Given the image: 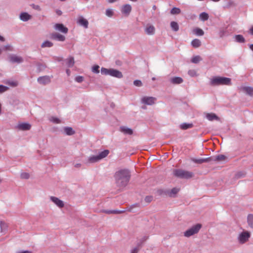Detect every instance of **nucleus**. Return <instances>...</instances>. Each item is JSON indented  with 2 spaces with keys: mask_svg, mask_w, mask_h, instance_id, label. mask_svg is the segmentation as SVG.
<instances>
[{
  "mask_svg": "<svg viewBox=\"0 0 253 253\" xmlns=\"http://www.w3.org/2000/svg\"><path fill=\"white\" fill-rule=\"evenodd\" d=\"M240 90L253 97V87L250 86H241Z\"/></svg>",
  "mask_w": 253,
  "mask_h": 253,
  "instance_id": "9",
  "label": "nucleus"
},
{
  "mask_svg": "<svg viewBox=\"0 0 253 253\" xmlns=\"http://www.w3.org/2000/svg\"><path fill=\"white\" fill-rule=\"evenodd\" d=\"M193 127V124H187V123H183L181 125L180 128L182 129H187L188 128H190Z\"/></svg>",
  "mask_w": 253,
  "mask_h": 253,
  "instance_id": "31",
  "label": "nucleus"
},
{
  "mask_svg": "<svg viewBox=\"0 0 253 253\" xmlns=\"http://www.w3.org/2000/svg\"><path fill=\"white\" fill-rule=\"evenodd\" d=\"M9 60L12 63H19L23 61V59L20 56L16 55H11L9 56Z\"/></svg>",
  "mask_w": 253,
  "mask_h": 253,
  "instance_id": "13",
  "label": "nucleus"
},
{
  "mask_svg": "<svg viewBox=\"0 0 253 253\" xmlns=\"http://www.w3.org/2000/svg\"><path fill=\"white\" fill-rule=\"evenodd\" d=\"M178 191H179V189L176 188H173V189H171V192L169 194V195L170 196H172L173 195L177 193V192Z\"/></svg>",
  "mask_w": 253,
  "mask_h": 253,
  "instance_id": "42",
  "label": "nucleus"
},
{
  "mask_svg": "<svg viewBox=\"0 0 253 253\" xmlns=\"http://www.w3.org/2000/svg\"><path fill=\"white\" fill-rule=\"evenodd\" d=\"M248 223L250 227L253 228V214L248 215Z\"/></svg>",
  "mask_w": 253,
  "mask_h": 253,
  "instance_id": "35",
  "label": "nucleus"
},
{
  "mask_svg": "<svg viewBox=\"0 0 253 253\" xmlns=\"http://www.w3.org/2000/svg\"><path fill=\"white\" fill-rule=\"evenodd\" d=\"M131 11V6L130 4H126L123 6L121 11L122 12L126 15H128Z\"/></svg>",
  "mask_w": 253,
  "mask_h": 253,
  "instance_id": "12",
  "label": "nucleus"
},
{
  "mask_svg": "<svg viewBox=\"0 0 253 253\" xmlns=\"http://www.w3.org/2000/svg\"><path fill=\"white\" fill-rule=\"evenodd\" d=\"M3 49L5 50H12V48L10 45H6V46H4Z\"/></svg>",
  "mask_w": 253,
  "mask_h": 253,
  "instance_id": "49",
  "label": "nucleus"
},
{
  "mask_svg": "<svg viewBox=\"0 0 253 253\" xmlns=\"http://www.w3.org/2000/svg\"><path fill=\"white\" fill-rule=\"evenodd\" d=\"M53 43L51 42H49L48 41H46L45 42H44L41 46L42 47V48H44V47H50L51 46H53Z\"/></svg>",
  "mask_w": 253,
  "mask_h": 253,
  "instance_id": "28",
  "label": "nucleus"
},
{
  "mask_svg": "<svg viewBox=\"0 0 253 253\" xmlns=\"http://www.w3.org/2000/svg\"><path fill=\"white\" fill-rule=\"evenodd\" d=\"M38 82L42 84H46L50 82V78L49 76L41 77L38 79Z\"/></svg>",
  "mask_w": 253,
  "mask_h": 253,
  "instance_id": "14",
  "label": "nucleus"
},
{
  "mask_svg": "<svg viewBox=\"0 0 253 253\" xmlns=\"http://www.w3.org/2000/svg\"><path fill=\"white\" fill-rule=\"evenodd\" d=\"M209 15L206 12H202L200 14V18L202 21H205L209 19Z\"/></svg>",
  "mask_w": 253,
  "mask_h": 253,
  "instance_id": "29",
  "label": "nucleus"
},
{
  "mask_svg": "<svg viewBox=\"0 0 253 253\" xmlns=\"http://www.w3.org/2000/svg\"><path fill=\"white\" fill-rule=\"evenodd\" d=\"M31 125L28 123L19 124L17 127L19 129L22 130H29L31 128Z\"/></svg>",
  "mask_w": 253,
  "mask_h": 253,
  "instance_id": "17",
  "label": "nucleus"
},
{
  "mask_svg": "<svg viewBox=\"0 0 253 253\" xmlns=\"http://www.w3.org/2000/svg\"><path fill=\"white\" fill-rule=\"evenodd\" d=\"M250 49H251L252 50H253V44H251V45H250Z\"/></svg>",
  "mask_w": 253,
  "mask_h": 253,
  "instance_id": "59",
  "label": "nucleus"
},
{
  "mask_svg": "<svg viewBox=\"0 0 253 253\" xmlns=\"http://www.w3.org/2000/svg\"><path fill=\"white\" fill-rule=\"evenodd\" d=\"M50 121L53 122V123H56V124H58L60 122V121L59 120V119H58L57 118H54V117H52L50 119Z\"/></svg>",
  "mask_w": 253,
  "mask_h": 253,
  "instance_id": "47",
  "label": "nucleus"
},
{
  "mask_svg": "<svg viewBox=\"0 0 253 253\" xmlns=\"http://www.w3.org/2000/svg\"><path fill=\"white\" fill-rule=\"evenodd\" d=\"M109 153V151L105 150L100 152L98 155L90 156L88 158V162L91 163L97 162L100 160L105 158Z\"/></svg>",
  "mask_w": 253,
  "mask_h": 253,
  "instance_id": "4",
  "label": "nucleus"
},
{
  "mask_svg": "<svg viewBox=\"0 0 253 253\" xmlns=\"http://www.w3.org/2000/svg\"><path fill=\"white\" fill-rule=\"evenodd\" d=\"M50 38L52 39L56 40L61 42L64 41L65 40V37L64 36L57 33H53L51 34Z\"/></svg>",
  "mask_w": 253,
  "mask_h": 253,
  "instance_id": "11",
  "label": "nucleus"
},
{
  "mask_svg": "<svg viewBox=\"0 0 253 253\" xmlns=\"http://www.w3.org/2000/svg\"><path fill=\"white\" fill-rule=\"evenodd\" d=\"M152 80L153 81H155V80H156V78H155V77H153V78H152Z\"/></svg>",
  "mask_w": 253,
  "mask_h": 253,
  "instance_id": "60",
  "label": "nucleus"
},
{
  "mask_svg": "<svg viewBox=\"0 0 253 253\" xmlns=\"http://www.w3.org/2000/svg\"><path fill=\"white\" fill-rule=\"evenodd\" d=\"M139 251V249L137 248H135L133 250H131L130 253H137Z\"/></svg>",
  "mask_w": 253,
  "mask_h": 253,
  "instance_id": "52",
  "label": "nucleus"
},
{
  "mask_svg": "<svg viewBox=\"0 0 253 253\" xmlns=\"http://www.w3.org/2000/svg\"><path fill=\"white\" fill-rule=\"evenodd\" d=\"M8 89V87L3 85H0V93H2Z\"/></svg>",
  "mask_w": 253,
  "mask_h": 253,
  "instance_id": "44",
  "label": "nucleus"
},
{
  "mask_svg": "<svg viewBox=\"0 0 253 253\" xmlns=\"http://www.w3.org/2000/svg\"><path fill=\"white\" fill-rule=\"evenodd\" d=\"M202 227L201 224H197L196 225H194L191 228L186 230L184 233V235L186 237H189L196 233H197Z\"/></svg>",
  "mask_w": 253,
  "mask_h": 253,
  "instance_id": "5",
  "label": "nucleus"
},
{
  "mask_svg": "<svg viewBox=\"0 0 253 253\" xmlns=\"http://www.w3.org/2000/svg\"><path fill=\"white\" fill-rule=\"evenodd\" d=\"M56 13L58 15H60L62 14V11L60 10H58L56 11Z\"/></svg>",
  "mask_w": 253,
  "mask_h": 253,
  "instance_id": "53",
  "label": "nucleus"
},
{
  "mask_svg": "<svg viewBox=\"0 0 253 253\" xmlns=\"http://www.w3.org/2000/svg\"><path fill=\"white\" fill-rule=\"evenodd\" d=\"M80 165H81L80 164H77L76 167H80Z\"/></svg>",
  "mask_w": 253,
  "mask_h": 253,
  "instance_id": "61",
  "label": "nucleus"
},
{
  "mask_svg": "<svg viewBox=\"0 0 253 253\" xmlns=\"http://www.w3.org/2000/svg\"><path fill=\"white\" fill-rule=\"evenodd\" d=\"M206 117L211 121L219 120V118L214 113H208L206 115Z\"/></svg>",
  "mask_w": 253,
  "mask_h": 253,
  "instance_id": "19",
  "label": "nucleus"
},
{
  "mask_svg": "<svg viewBox=\"0 0 253 253\" xmlns=\"http://www.w3.org/2000/svg\"><path fill=\"white\" fill-rule=\"evenodd\" d=\"M202 60V58L201 57L199 56V55H197V56H194L192 59H191V62L193 63H198V62H199L201 60Z\"/></svg>",
  "mask_w": 253,
  "mask_h": 253,
  "instance_id": "36",
  "label": "nucleus"
},
{
  "mask_svg": "<svg viewBox=\"0 0 253 253\" xmlns=\"http://www.w3.org/2000/svg\"><path fill=\"white\" fill-rule=\"evenodd\" d=\"M50 199L55 204H56L59 208H61L64 207V204L63 202L59 199L58 198L51 196L50 197Z\"/></svg>",
  "mask_w": 253,
  "mask_h": 253,
  "instance_id": "15",
  "label": "nucleus"
},
{
  "mask_svg": "<svg viewBox=\"0 0 253 253\" xmlns=\"http://www.w3.org/2000/svg\"><path fill=\"white\" fill-rule=\"evenodd\" d=\"M84 78L82 76H78L75 79V80L76 82L78 83H81L83 81Z\"/></svg>",
  "mask_w": 253,
  "mask_h": 253,
  "instance_id": "48",
  "label": "nucleus"
},
{
  "mask_svg": "<svg viewBox=\"0 0 253 253\" xmlns=\"http://www.w3.org/2000/svg\"><path fill=\"white\" fill-rule=\"evenodd\" d=\"M99 66L98 65H95L92 68V71L95 73H99Z\"/></svg>",
  "mask_w": 253,
  "mask_h": 253,
  "instance_id": "43",
  "label": "nucleus"
},
{
  "mask_svg": "<svg viewBox=\"0 0 253 253\" xmlns=\"http://www.w3.org/2000/svg\"><path fill=\"white\" fill-rule=\"evenodd\" d=\"M66 73H67V75H68V76H69V75H70V70H69V69H67V70H66Z\"/></svg>",
  "mask_w": 253,
  "mask_h": 253,
  "instance_id": "57",
  "label": "nucleus"
},
{
  "mask_svg": "<svg viewBox=\"0 0 253 253\" xmlns=\"http://www.w3.org/2000/svg\"><path fill=\"white\" fill-rule=\"evenodd\" d=\"M110 75L118 78H121L123 77L122 73L120 71L115 69H111Z\"/></svg>",
  "mask_w": 253,
  "mask_h": 253,
  "instance_id": "16",
  "label": "nucleus"
},
{
  "mask_svg": "<svg viewBox=\"0 0 253 253\" xmlns=\"http://www.w3.org/2000/svg\"><path fill=\"white\" fill-rule=\"evenodd\" d=\"M250 33L253 35V26L250 29Z\"/></svg>",
  "mask_w": 253,
  "mask_h": 253,
  "instance_id": "54",
  "label": "nucleus"
},
{
  "mask_svg": "<svg viewBox=\"0 0 253 253\" xmlns=\"http://www.w3.org/2000/svg\"><path fill=\"white\" fill-rule=\"evenodd\" d=\"M226 157L224 155H219L216 156L214 161H222L225 160Z\"/></svg>",
  "mask_w": 253,
  "mask_h": 253,
  "instance_id": "32",
  "label": "nucleus"
},
{
  "mask_svg": "<svg viewBox=\"0 0 253 253\" xmlns=\"http://www.w3.org/2000/svg\"><path fill=\"white\" fill-rule=\"evenodd\" d=\"M210 84L212 86L231 85V79L226 77H214L211 80Z\"/></svg>",
  "mask_w": 253,
  "mask_h": 253,
  "instance_id": "2",
  "label": "nucleus"
},
{
  "mask_svg": "<svg viewBox=\"0 0 253 253\" xmlns=\"http://www.w3.org/2000/svg\"><path fill=\"white\" fill-rule=\"evenodd\" d=\"M152 200V197L151 196H147L145 198V200L146 202L149 203Z\"/></svg>",
  "mask_w": 253,
  "mask_h": 253,
  "instance_id": "50",
  "label": "nucleus"
},
{
  "mask_svg": "<svg viewBox=\"0 0 253 253\" xmlns=\"http://www.w3.org/2000/svg\"><path fill=\"white\" fill-rule=\"evenodd\" d=\"M121 131L125 134L131 135L133 133V131L131 129L126 127H121Z\"/></svg>",
  "mask_w": 253,
  "mask_h": 253,
  "instance_id": "24",
  "label": "nucleus"
},
{
  "mask_svg": "<svg viewBox=\"0 0 253 253\" xmlns=\"http://www.w3.org/2000/svg\"><path fill=\"white\" fill-rule=\"evenodd\" d=\"M133 84L137 86H141L142 84L140 80H135L133 82Z\"/></svg>",
  "mask_w": 253,
  "mask_h": 253,
  "instance_id": "46",
  "label": "nucleus"
},
{
  "mask_svg": "<svg viewBox=\"0 0 253 253\" xmlns=\"http://www.w3.org/2000/svg\"><path fill=\"white\" fill-rule=\"evenodd\" d=\"M0 232H2L3 231L6 230L7 228V225L4 221H0Z\"/></svg>",
  "mask_w": 253,
  "mask_h": 253,
  "instance_id": "37",
  "label": "nucleus"
},
{
  "mask_svg": "<svg viewBox=\"0 0 253 253\" xmlns=\"http://www.w3.org/2000/svg\"><path fill=\"white\" fill-rule=\"evenodd\" d=\"M170 27L172 28V29L176 32L179 30V26L177 22L174 21H172L170 23Z\"/></svg>",
  "mask_w": 253,
  "mask_h": 253,
  "instance_id": "27",
  "label": "nucleus"
},
{
  "mask_svg": "<svg viewBox=\"0 0 253 253\" xmlns=\"http://www.w3.org/2000/svg\"><path fill=\"white\" fill-rule=\"evenodd\" d=\"M250 237V233L248 231H244L239 234L238 240L241 244L247 242Z\"/></svg>",
  "mask_w": 253,
  "mask_h": 253,
  "instance_id": "6",
  "label": "nucleus"
},
{
  "mask_svg": "<svg viewBox=\"0 0 253 253\" xmlns=\"http://www.w3.org/2000/svg\"><path fill=\"white\" fill-rule=\"evenodd\" d=\"M20 17L21 20L27 21L31 18V16L27 13L23 12L21 14Z\"/></svg>",
  "mask_w": 253,
  "mask_h": 253,
  "instance_id": "20",
  "label": "nucleus"
},
{
  "mask_svg": "<svg viewBox=\"0 0 253 253\" xmlns=\"http://www.w3.org/2000/svg\"><path fill=\"white\" fill-rule=\"evenodd\" d=\"M75 63L74 59L72 57H70L67 59V65L68 67H72Z\"/></svg>",
  "mask_w": 253,
  "mask_h": 253,
  "instance_id": "26",
  "label": "nucleus"
},
{
  "mask_svg": "<svg viewBox=\"0 0 253 253\" xmlns=\"http://www.w3.org/2000/svg\"><path fill=\"white\" fill-rule=\"evenodd\" d=\"M29 176V173L27 172H23L21 174V177L23 179H28Z\"/></svg>",
  "mask_w": 253,
  "mask_h": 253,
  "instance_id": "45",
  "label": "nucleus"
},
{
  "mask_svg": "<svg viewBox=\"0 0 253 253\" xmlns=\"http://www.w3.org/2000/svg\"><path fill=\"white\" fill-rule=\"evenodd\" d=\"M173 173L175 176L180 178L188 179L193 176V173L192 172L180 169H174Z\"/></svg>",
  "mask_w": 253,
  "mask_h": 253,
  "instance_id": "3",
  "label": "nucleus"
},
{
  "mask_svg": "<svg viewBox=\"0 0 253 253\" xmlns=\"http://www.w3.org/2000/svg\"><path fill=\"white\" fill-rule=\"evenodd\" d=\"M54 27L56 30L59 31L64 34L68 33V28L65 27L62 24H56Z\"/></svg>",
  "mask_w": 253,
  "mask_h": 253,
  "instance_id": "10",
  "label": "nucleus"
},
{
  "mask_svg": "<svg viewBox=\"0 0 253 253\" xmlns=\"http://www.w3.org/2000/svg\"><path fill=\"white\" fill-rule=\"evenodd\" d=\"M211 160L210 158H206V159H192V161L197 164H202L205 162H207L210 161Z\"/></svg>",
  "mask_w": 253,
  "mask_h": 253,
  "instance_id": "23",
  "label": "nucleus"
},
{
  "mask_svg": "<svg viewBox=\"0 0 253 253\" xmlns=\"http://www.w3.org/2000/svg\"><path fill=\"white\" fill-rule=\"evenodd\" d=\"M6 84L13 87L16 86L18 85V83L15 81H8Z\"/></svg>",
  "mask_w": 253,
  "mask_h": 253,
  "instance_id": "40",
  "label": "nucleus"
},
{
  "mask_svg": "<svg viewBox=\"0 0 253 253\" xmlns=\"http://www.w3.org/2000/svg\"><path fill=\"white\" fill-rule=\"evenodd\" d=\"M170 81L173 84H179L183 82V79L180 77H174L171 79Z\"/></svg>",
  "mask_w": 253,
  "mask_h": 253,
  "instance_id": "21",
  "label": "nucleus"
},
{
  "mask_svg": "<svg viewBox=\"0 0 253 253\" xmlns=\"http://www.w3.org/2000/svg\"><path fill=\"white\" fill-rule=\"evenodd\" d=\"M235 40L238 42H244L245 40L243 36L241 35H238L235 36Z\"/></svg>",
  "mask_w": 253,
  "mask_h": 253,
  "instance_id": "34",
  "label": "nucleus"
},
{
  "mask_svg": "<svg viewBox=\"0 0 253 253\" xmlns=\"http://www.w3.org/2000/svg\"><path fill=\"white\" fill-rule=\"evenodd\" d=\"M117 0H108V1L109 3H113L116 1Z\"/></svg>",
  "mask_w": 253,
  "mask_h": 253,
  "instance_id": "55",
  "label": "nucleus"
},
{
  "mask_svg": "<svg viewBox=\"0 0 253 253\" xmlns=\"http://www.w3.org/2000/svg\"><path fill=\"white\" fill-rule=\"evenodd\" d=\"M114 14L113 11L111 9H107L106 11V15L108 17H111Z\"/></svg>",
  "mask_w": 253,
  "mask_h": 253,
  "instance_id": "41",
  "label": "nucleus"
},
{
  "mask_svg": "<svg viewBox=\"0 0 253 253\" xmlns=\"http://www.w3.org/2000/svg\"><path fill=\"white\" fill-rule=\"evenodd\" d=\"M130 176V172L127 169L117 171L114 175L117 186L120 188L125 187L129 180Z\"/></svg>",
  "mask_w": 253,
  "mask_h": 253,
  "instance_id": "1",
  "label": "nucleus"
},
{
  "mask_svg": "<svg viewBox=\"0 0 253 253\" xmlns=\"http://www.w3.org/2000/svg\"><path fill=\"white\" fill-rule=\"evenodd\" d=\"M155 31V27L151 24H147L144 28V32L148 35H154Z\"/></svg>",
  "mask_w": 253,
  "mask_h": 253,
  "instance_id": "7",
  "label": "nucleus"
},
{
  "mask_svg": "<svg viewBox=\"0 0 253 253\" xmlns=\"http://www.w3.org/2000/svg\"><path fill=\"white\" fill-rule=\"evenodd\" d=\"M18 253H32V252H29V251H24V252H19Z\"/></svg>",
  "mask_w": 253,
  "mask_h": 253,
  "instance_id": "56",
  "label": "nucleus"
},
{
  "mask_svg": "<svg viewBox=\"0 0 253 253\" xmlns=\"http://www.w3.org/2000/svg\"><path fill=\"white\" fill-rule=\"evenodd\" d=\"M124 211H105V212L108 214L114 213V214H120L123 213Z\"/></svg>",
  "mask_w": 253,
  "mask_h": 253,
  "instance_id": "39",
  "label": "nucleus"
},
{
  "mask_svg": "<svg viewBox=\"0 0 253 253\" xmlns=\"http://www.w3.org/2000/svg\"><path fill=\"white\" fill-rule=\"evenodd\" d=\"M191 44L194 47L197 48L200 46L201 42L199 39H195L192 41Z\"/></svg>",
  "mask_w": 253,
  "mask_h": 253,
  "instance_id": "22",
  "label": "nucleus"
},
{
  "mask_svg": "<svg viewBox=\"0 0 253 253\" xmlns=\"http://www.w3.org/2000/svg\"><path fill=\"white\" fill-rule=\"evenodd\" d=\"M65 132L68 135H71L75 133V131L71 127H66L64 129Z\"/></svg>",
  "mask_w": 253,
  "mask_h": 253,
  "instance_id": "25",
  "label": "nucleus"
},
{
  "mask_svg": "<svg viewBox=\"0 0 253 253\" xmlns=\"http://www.w3.org/2000/svg\"><path fill=\"white\" fill-rule=\"evenodd\" d=\"M156 98L153 97H144L142 98V102L147 105H152L155 103Z\"/></svg>",
  "mask_w": 253,
  "mask_h": 253,
  "instance_id": "8",
  "label": "nucleus"
},
{
  "mask_svg": "<svg viewBox=\"0 0 253 253\" xmlns=\"http://www.w3.org/2000/svg\"><path fill=\"white\" fill-rule=\"evenodd\" d=\"M0 41L3 42L4 41V38L3 37L0 36Z\"/></svg>",
  "mask_w": 253,
  "mask_h": 253,
  "instance_id": "58",
  "label": "nucleus"
},
{
  "mask_svg": "<svg viewBox=\"0 0 253 253\" xmlns=\"http://www.w3.org/2000/svg\"><path fill=\"white\" fill-rule=\"evenodd\" d=\"M78 22L79 24L84 26L85 28L88 27V22L87 20L82 17L79 18Z\"/></svg>",
  "mask_w": 253,
  "mask_h": 253,
  "instance_id": "18",
  "label": "nucleus"
},
{
  "mask_svg": "<svg viewBox=\"0 0 253 253\" xmlns=\"http://www.w3.org/2000/svg\"><path fill=\"white\" fill-rule=\"evenodd\" d=\"M111 69H108L105 68H102L101 69V73L102 74L105 75H110Z\"/></svg>",
  "mask_w": 253,
  "mask_h": 253,
  "instance_id": "38",
  "label": "nucleus"
},
{
  "mask_svg": "<svg viewBox=\"0 0 253 253\" xmlns=\"http://www.w3.org/2000/svg\"><path fill=\"white\" fill-rule=\"evenodd\" d=\"M193 32L197 36H203L204 34V32L203 30L198 28L194 29Z\"/></svg>",
  "mask_w": 253,
  "mask_h": 253,
  "instance_id": "30",
  "label": "nucleus"
},
{
  "mask_svg": "<svg viewBox=\"0 0 253 253\" xmlns=\"http://www.w3.org/2000/svg\"><path fill=\"white\" fill-rule=\"evenodd\" d=\"M181 12V10L177 7H173L170 10V13L172 15L178 14Z\"/></svg>",
  "mask_w": 253,
  "mask_h": 253,
  "instance_id": "33",
  "label": "nucleus"
},
{
  "mask_svg": "<svg viewBox=\"0 0 253 253\" xmlns=\"http://www.w3.org/2000/svg\"><path fill=\"white\" fill-rule=\"evenodd\" d=\"M188 74L191 76H194L196 75V72L194 70H190L188 72Z\"/></svg>",
  "mask_w": 253,
  "mask_h": 253,
  "instance_id": "51",
  "label": "nucleus"
}]
</instances>
